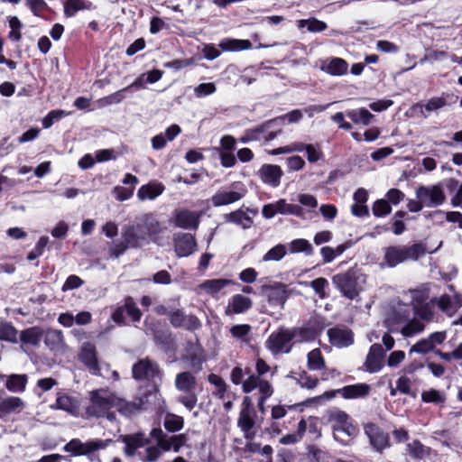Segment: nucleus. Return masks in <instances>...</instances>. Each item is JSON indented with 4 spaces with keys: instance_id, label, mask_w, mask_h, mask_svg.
Here are the masks:
<instances>
[{
    "instance_id": "nucleus-1",
    "label": "nucleus",
    "mask_w": 462,
    "mask_h": 462,
    "mask_svg": "<svg viewBox=\"0 0 462 462\" xmlns=\"http://www.w3.org/2000/svg\"><path fill=\"white\" fill-rule=\"evenodd\" d=\"M409 294L414 316L427 323L439 321V312L451 318L462 307V298L457 294H441L430 299V287L427 284L410 290Z\"/></svg>"
},
{
    "instance_id": "nucleus-2",
    "label": "nucleus",
    "mask_w": 462,
    "mask_h": 462,
    "mask_svg": "<svg viewBox=\"0 0 462 462\" xmlns=\"http://www.w3.org/2000/svg\"><path fill=\"white\" fill-rule=\"evenodd\" d=\"M116 394L108 388H99L88 393V402L84 405V415L86 419L106 418L113 421L116 420V413L113 409L116 407Z\"/></svg>"
},
{
    "instance_id": "nucleus-3",
    "label": "nucleus",
    "mask_w": 462,
    "mask_h": 462,
    "mask_svg": "<svg viewBox=\"0 0 462 462\" xmlns=\"http://www.w3.org/2000/svg\"><path fill=\"white\" fill-rule=\"evenodd\" d=\"M427 252L422 243H415L411 245H392L384 249L383 262L389 268H393L407 261H417Z\"/></svg>"
},
{
    "instance_id": "nucleus-4",
    "label": "nucleus",
    "mask_w": 462,
    "mask_h": 462,
    "mask_svg": "<svg viewBox=\"0 0 462 462\" xmlns=\"http://www.w3.org/2000/svg\"><path fill=\"white\" fill-rule=\"evenodd\" d=\"M328 420L331 424L334 439L342 445L348 444V439H344L343 436L352 438L356 434V428L350 421L348 414L341 410L328 411Z\"/></svg>"
},
{
    "instance_id": "nucleus-5",
    "label": "nucleus",
    "mask_w": 462,
    "mask_h": 462,
    "mask_svg": "<svg viewBox=\"0 0 462 462\" xmlns=\"http://www.w3.org/2000/svg\"><path fill=\"white\" fill-rule=\"evenodd\" d=\"M270 371V366L266 362L258 358L255 363V374L252 373L249 367L242 368L240 365L235 366L230 374V380L236 385H241L243 387L245 383L250 382L254 378L255 379V384L258 385L262 383H270L263 378Z\"/></svg>"
},
{
    "instance_id": "nucleus-6",
    "label": "nucleus",
    "mask_w": 462,
    "mask_h": 462,
    "mask_svg": "<svg viewBox=\"0 0 462 462\" xmlns=\"http://www.w3.org/2000/svg\"><path fill=\"white\" fill-rule=\"evenodd\" d=\"M159 393V389L154 386L153 393L149 394L146 392L139 393L132 401H126L116 395V407L119 413L125 417L135 415L146 408V404L150 402V397L153 395L155 398Z\"/></svg>"
},
{
    "instance_id": "nucleus-7",
    "label": "nucleus",
    "mask_w": 462,
    "mask_h": 462,
    "mask_svg": "<svg viewBox=\"0 0 462 462\" xmlns=\"http://www.w3.org/2000/svg\"><path fill=\"white\" fill-rule=\"evenodd\" d=\"M247 189L241 181L232 183L226 188L218 189L210 199L211 204L216 207L227 206L236 203L245 197Z\"/></svg>"
},
{
    "instance_id": "nucleus-8",
    "label": "nucleus",
    "mask_w": 462,
    "mask_h": 462,
    "mask_svg": "<svg viewBox=\"0 0 462 462\" xmlns=\"http://www.w3.org/2000/svg\"><path fill=\"white\" fill-rule=\"evenodd\" d=\"M110 440L102 439H92L87 442H82L78 439H74L65 445L64 450L77 456L88 455L90 456L91 461L97 460L100 462L98 457L93 454V452L106 448Z\"/></svg>"
},
{
    "instance_id": "nucleus-9",
    "label": "nucleus",
    "mask_w": 462,
    "mask_h": 462,
    "mask_svg": "<svg viewBox=\"0 0 462 462\" xmlns=\"http://www.w3.org/2000/svg\"><path fill=\"white\" fill-rule=\"evenodd\" d=\"M332 283L344 297L349 300H354L359 295L360 288L356 272L353 270L334 275Z\"/></svg>"
},
{
    "instance_id": "nucleus-10",
    "label": "nucleus",
    "mask_w": 462,
    "mask_h": 462,
    "mask_svg": "<svg viewBox=\"0 0 462 462\" xmlns=\"http://www.w3.org/2000/svg\"><path fill=\"white\" fill-rule=\"evenodd\" d=\"M291 329L294 337V343H307L317 338L324 329V324L319 317H311L301 326Z\"/></svg>"
},
{
    "instance_id": "nucleus-11",
    "label": "nucleus",
    "mask_w": 462,
    "mask_h": 462,
    "mask_svg": "<svg viewBox=\"0 0 462 462\" xmlns=\"http://www.w3.org/2000/svg\"><path fill=\"white\" fill-rule=\"evenodd\" d=\"M458 97L448 92H443L440 96L432 97L425 103H418L413 108L417 110L421 116L427 118L431 113L438 112L447 106L455 105Z\"/></svg>"
},
{
    "instance_id": "nucleus-12",
    "label": "nucleus",
    "mask_w": 462,
    "mask_h": 462,
    "mask_svg": "<svg viewBox=\"0 0 462 462\" xmlns=\"http://www.w3.org/2000/svg\"><path fill=\"white\" fill-rule=\"evenodd\" d=\"M294 337L291 328H281L273 332L266 340V347L274 355L280 353L288 354L291 349V342Z\"/></svg>"
},
{
    "instance_id": "nucleus-13",
    "label": "nucleus",
    "mask_w": 462,
    "mask_h": 462,
    "mask_svg": "<svg viewBox=\"0 0 462 462\" xmlns=\"http://www.w3.org/2000/svg\"><path fill=\"white\" fill-rule=\"evenodd\" d=\"M133 377L135 380H146L152 381L154 379L162 380V372L159 366V365L148 358L140 359L136 362L132 368Z\"/></svg>"
},
{
    "instance_id": "nucleus-14",
    "label": "nucleus",
    "mask_w": 462,
    "mask_h": 462,
    "mask_svg": "<svg viewBox=\"0 0 462 462\" xmlns=\"http://www.w3.org/2000/svg\"><path fill=\"white\" fill-rule=\"evenodd\" d=\"M416 198L421 199L424 207L435 208L440 206L446 199L440 184L420 186L416 189Z\"/></svg>"
},
{
    "instance_id": "nucleus-15",
    "label": "nucleus",
    "mask_w": 462,
    "mask_h": 462,
    "mask_svg": "<svg viewBox=\"0 0 462 462\" xmlns=\"http://www.w3.org/2000/svg\"><path fill=\"white\" fill-rule=\"evenodd\" d=\"M244 407L240 411L237 419V426L243 432L245 439L251 440L256 435L255 420L254 419V411L251 409V403L248 397L244 400Z\"/></svg>"
},
{
    "instance_id": "nucleus-16",
    "label": "nucleus",
    "mask_w": 462,
    "mask_h": 462,
    "mask_svg": "<svg viewBox=\"0 0 462 462\" xmlns=\"http://www.w3.org/2000/svg\"><path fill=\"white\" fill-rule=\"evenodd\" d=\"M262 292L272 306H280L282 308L292 292V290H290L288 285L284 283L274 282L271 285H263L262 287Z\"/></svg>"
},
{
    "instance_id": "nucleus-17",
    "label": "nucleus",
    "mask_w": 462,
    "mask_h": 462,
    "mask_svg": "<svg viewBox=\"0 0 462 462\" xmlns=\"http://www.w3.org/2000/svg\"><path fill=\"white\" fill-rule=\"evenodd\" d=\"M79 360L89 372L95 375L99 374L100 368L97 360V353L94 344L85 342L81 345L79 352Z\"/></svg>"
},
{
    "instance_id": "nucleus-18",
    "label": "nucleus",
    "mask_w": 462,
    "mask_h": 462,
    "mask_svg": "<svg viewBox=\"0 0 462 462\" xmlns=\"http://www.w3.org/2000/svg\"><path fill=\"white\" fill-rule=\"evenodd\" d=\"M384 365V350L383 346L378 344H373L367 353L365 361L364 363V370L374 374L382 370Z\"/></svg>"
},
{
    "instance_id": "nucleus-19",
    "label": "nucleus",
    "mask_w": 462,
    "mask_h": 462,
    "mask_svg": "<svg viewBox=\"0 0 462 462\" xmlns=\"http://www.w3.org/2000/svg\"><path fill=\"white\" fill-rule=\"evenodd\" d=\"M122 237L130 245V248L141 247L149 238L137 220L134 224L129 225L123 229Z\"/></svg>"
},
{
    "instance_id": "nucleus-20",
    "label": "nucleus",
    "mask_w": 462,
    "mask_h": 462,
    "mask_svg": "<svg viewBox=\"0 0 462 462\" xmlns=\"http://www.w3.org/2000/svg\"><path fill=\"white\" fill-rule=\"evenodd\" d=\"M329 343L338 348L347 347L354 343V333L344 326H336L328 330Z\"/></svg>"
},
{
    "instance_id": "nucleus-21",
    "label": "nucleus",
    "mask_w": 462,
    "mask_h": 462,
    "mask_svg": "<svg viewBox=\"0 0 462 462\" xmlns=\"http://www.w3.org/2000/svg\"><path fill=\"white\" fill-rule=\"evenodd\" d=\"M201 211H191L189 209H180L175 211L174 224L182 229H197L199 227Z\"/></svg>"
},
{
    "instance_id": "nucleus-22",
    "label": "nucleus",
    "mask_w": 462,
    "mask_h": 462,
    "mask_svg": "<svg viewBox=\"0 0 462 462\" xmlns=\"http://www.w3.org/2000/svg\"><path fill=\"white\" fill-rule=\"evenodd\" d=\"M256 175L263 183L272 188H277L281 184L283 171L279 165L263 164L257 171Z\"/></svg>"
},
{
    "instance_id": "nucleus-23",
    "label": "nucleus",
    "mask_w": 462,
    "mask_h": 462,
    "mask_svg": "<svg viewBox=\"0 0 462 462\" xmlns=\"http://www.w3.org/2000/svg\"><path fill=\"white\" fill-rule=\"evenodd\" d=\"M370 385L366 383H356L351 385H346L341 389L328 392L323 394L327 399H330L335 397L337 393H339L345 399H357L363 398L369 394L370 393Z\"/></svg>"
},
{
    "instance_id": "nucleus-24",
    "label": "nucleus",
    "mask_w": 462,
    "mask_h": 462,
    "mask_svg": "<svg viewBox=\"0 0 462 462\" xmlns=\"http://www.w3.org/2000/svg\"><path fill=\"white\" fill-rule=\"evenodd\" d=\"M242 390L245 393H252L254 390H258V408L262 412H264L265 402L273 395V387L271 383H262L258 385L255 384V379L254 378L250 382L245 383L243 385Z\"/></svg>"
},
{
    "instance_id": "nucleus-25",
    "label": "nucleus",
    "mask_w": 462,
    "mask_h": 462,
    "mask_svg": "<svg viewBox=\"0 0 462 462\" xmlns=\"http://www.w3.org/2000/svg\"><path fill=\"white\" fill-rule=\"evenodd\" d=\"M174 247L179 257H185L196 251L197 242L191 234L180 233L174 236Z\"/></svg>"
},
{
    "instance_id": "nucleus-26",
    "label": "nucleus",
    "mask_w": 462,
    "mask_h": 462,
    "mask_svg": "<svg viewBox=\"0 0 462 462\" xmlns=\"http://www.w3.org/2000/svg\"><path fill=\"white\" fill-rule=\"evenodd\" d=\"M365 432L370 439L371 445L377 451H382L389 446L388 434L383 431L374 423H368L365 426Z\"/></svg>"
},
{
    "instance_id": "nucleus-27",
    "label": "nucleus",
    "mask_w": 462,
    "mask_h": 462,
    "mask_svg": "<svg viewBox=\"0 0 462 462\" xmlns=\"http://www.w3.org/2000/svg\"><path fill=\"white\" fill-rule=\"evenodd\" d=\"M253 306V301L250 298L242 294L233 295L225 309L226 316H233L235 314H242L250 310Z\"/></svg>"
},
{
    "instance_id": "nucleus-28",
    "label": "nucleus",
    "mask_w": 462,
    "mask_h": 462,
    "mask_svg": "<svg viewBox=\"0 0 462 462\" xmlns=\"http://www.w3.org/2000/svg\"><path fill=\"white\" fill-rule=\"evenodd\" d=\"M181 359L189 364V366L195 372L202 369V364L205 362L204 350L199 344H190L189 349Z\"/></svg>"
},
{
    "instance_id": "nucleus-29",
    "label": "nucleus",
    "mask_w": 462,
    "mask_h": 462,
    "mask_svg": "<svg viewBox=\"0 0 462 462\" xmlns=\"http://www.w3.org/2000/svg\"><path fill=\"white\" fill-rule=\"evenodd\" d=\"M248 213H252L253 215L256 214V211L250 210L248 208L244 209L240 208L237 210H235L231 213L225 214L224 219L227 223H232L236 226H242L244 229H247L251 227L253 225V218L249 216Z\"/></svg>"
},
{
    "instance_id": "nucleus-30",
    "label": "nucleus",
    "mask_w": 462,
    "mask_h": 462,
    "mask_svg": "<svg viewBox=\"0 0 462 462\" xmlns=\"http://www.w3.org/2000/svg\"><path fill=\"white\" fill-rule=\"evenodd\" d=\"M51 407L52 409L65 411L72 416H79L80 411V403L79 400L65 393H59L56 402Z\"/></svg>"
},
{
    "instance_id": "nucleus-31",
    "label": "nucleus",
    "mask_w": 462,
    "mask_h": 462,
    "mask_svg": "<svg viewBox=\"0 0 462 462\" xmlns=\"http://www.w3.org/2000/svg\"><path fill=\"white\" fill-rule=\"evenodd\" d=\"M181 132L178 125H170L164 133H160L151 140L152 149L159 151L163 149L169 142L174 140Z\"/></svg>"
},
{
    "instance_id": "nucleus-32",
    "label": "nucleus",
    "mask_w": 462,
    "mask_h": 462,
    "mask_svg": "<svg viewBox=\"0 0 462 462\" xmlns=\"http://www.w3.org/2000/svg\"><path fill=\"white\" fill-rule=\"evenodd\" d=\"M165 187L159 181H151L148 184L143 185L137 191V197L140 200L146 199L153 200L163 193Z\"/></svg>"
},
{
    "instance_id": "nucleus-33",
    "label": "nucleus",
    "mask_w": 462,
    "mask_h": 462,
    "mask_svg": "<svg viewBox=\"0 0 462 462\" xmlns=\"http://www.w3.org/2000/svg\"><path fill=\"white\" fill-rule=\"evenodd\" d=\"M123 441L125 445V453L128 457L134 456L137 448L144 447L149 443V439L142 432L126 435L124 437Z\"/></svg>"
},
{
    "instance_id": "nucleus-34",
    "label": "nucleus",
    "mask_w": 462,
    "mask_h": 462,
    "mask_svg": "<svg viewBox=\"0 0 462 462\" xmlns=\"http://www.w3.org/2000/svg\"><path fill=\"white\" fill-rule=\"evenodd\" d=\"M25 408L24 402L16 396H9L0 401V417L20 412Z\"/></svg>"
},
{
    "instance_id": "nucleus-35",
    "label": "nucleus",
    "mask_w": 462,
    "mask_h": 462,
    "mask_svg": "<svg viewBox=\"0 0 462 462\" xmlns=\"http://www.w3.org/2000/svg\"><path fill=\"white\" fill-rule=\"evenodd\" d=\"M321 69L332 76H342L347 72L348 64L341 58H330L324 61Z\"/></svg>"
},
{
    "instance_id": "nucleus-36",
    "label": "nucleus",
    "mask_w": 462,
    "mask_h": 462,
    "mask_svg": "<svg viewBox=\"0 0 462 462\" xmlns=\"http://www.w3.org/2000/svg\"><path fill=\"white\" fill-rule=\"evenodd\" d=\"M136 220L139 222L140 225H142V227L144 229V232L146 233L148 237L160 234L163 230V227L162 226L161 223L157 220L154 214H144L139 217Z\"/></svg>"
},
{
    "instance_id": "nucleus-37",
    "label": "nucleus",
    "mask_w": 462,
    "mask_h": 462,
    "mask_svg": "<svg viewBox=\"0 0 462 462\" xmlns=\"http://www.w3.org/2000/svg\"><path fill=\"white\" fill-rule=\"evenodd\" d=\"M175 387L179 392L189 393L196 390L197 379L190 372H181L175 377Z\"/></svg>"
},
{
    "instance_id": "nucleus-38",
    "label": "nucleus",
    "mask_w": 462,
    "mask_h": 462,
    "mask_svg": "<svg viewBox=\"0 0 462 462\" xmlns=\"http://www.w3.org/2000/svg\"><path fill=\"white\" fill-rule=\"evenodd\" d=\"M43 331L38 327L26 328L20 333V340L23 345L38 346L42 339Z\"/></svg>"
},
{
    "instance_id": "nucleus-39",
    "label": "nucleus",
    "mask_w": 462,
    "mask_h": 462,
    "mask_svg": "<svg viewBox=\"0 0 462 462\" xmlns=\"http://www.w3.org/2000/svg\"><path fill=\"white\" fill-rule=\"evenodd\" d=\"M425 322L427 321L415 316L402 327L400 332L404 337H412L425 330Z\"/></svg>"
},
{
    "instance_id": "nucleus-40",
    "label": "nucleus",
    "mask_w": 462,
    "mask_h": 462,
    "mask_svg": "<svg viewBox=\"0 0 462 462\" xmlns=\"http://www.w3.org/2000/svg\"><path fill=\"white\" fill-rule=\"evenodd\" d=\"M219 47L224 51H240L250 50L252 43L249 40L226 38L219 42Z\"/></svg>"
},
{
    "instance_id": "nucleus-41",
    "label": "nucleus",
    "mask_w": 462,
    "mask_h": 462,
    "mask_svg": "<svg viewBox=\"0 0 462 462\" xmlns=\"http://www.w3.org/2000/svg\"><path fill=\"white\" fill-rule=\"evenodd\" d=\"M28 383L26 374H12L8 375L6 389L11 393H23Z\"/></svg>"
},
{
    "instance_id": "nucleus-42",
    "label": "nucleus",
    "mask_w": 462,
    "mask_h": 462,
    "mask_svg": "<svg viewBox=\"0 0 462 462\" xmlns=\"http://www.w3.org/2000/svg\"><path fill=\"white\" fill-rule=\"evenodd\" d=\"M91 6L92 4L85 0H66L64 14L66 17H73L79 11L88 10Z\"/></svg>"
},
{
    "instance_id": "nucleus-43",
    "label": "nucleus",
    "mask_w": 462,
    "mask_h": 462,
    "mask_svg": "<svg viewBox=\"0 0 462 462\" xmlns=\"http://www.w3.org/2000/svg\"><path fill=\"white\" fill-rule=\"evenodd\" d=\"M232 283L233 282L227 279H211L202 282L200 284V288L208 294L214 295L219 292L226 286Z\"/></svg>"
},
{
    "instance_id": "nucleus-44",
    "label": "nucleus",
    "mask_w": 462,
    "mask_h": 462,
    "mask_svg": "<svg viewBox=\"0 0 462 462\" xmlns=\"http://www.w3.org/2000/svg\"><path fill=\"white\" fill-rule=\"evenodd\" d=\"M276 204L279 214L304 217L303 208L300 205L288 203L284 199L277 200Z\"/></svg>"
},
{
    "instance_id": "nucleus-45",
    "label": "nucleus",
    "mask_w": 462,
    "mask_h": 462,
    "mask_svg": "<svg viewBox=\"0 0 462 462\" xmlns=\"http://www.w3.org/2000/svg\"><path fill=\"white\" fill-rule=\"evenodd\" d=\"M346 116L353 121V123L362 124L364 125H368L374 118V115L364 107L348 110L346 112Z\"/></svg>"
},
{
    "instance_id": "nucleus-46",
    "label": "nucleus",
    "mask_w": 462,
    "mask_h": 462,
    "mask_svg": "<svg viewBox=\"0 0 462 462\" xmlns=\"http://www.w3.org/2000/svg\"><path fill=\"white\" fill-rule=\"evenodd\" d=\"M44 343L51 350L60 348L64 343L62 332L56 329L48 330L44 336Z\"/></svg>"
},
{
    "instance_id": "nucleus-47",
    "label": "nucleus",
    "mask_w": 462,
    "mask_h": 462,
    "mask_svg": "<svg viewBox=\"0 0 462 462\" xmlns=\"http://www.w3.org/2000/svg\"><path fill=\"white\" fill-rule=\"evenodd\" d=\"M269 127H271V125L269 121H267L258 127L247 129L245 131L239 141L242 143H247L253 141L260 140L262 138V134L264 133Z\"/></svg>"
},
{
    "instance_id": "nucleus-48",
    "label": "nucleus",
    "mask_w": 462,
    "mask_h": 462,
    "mask_svg": "<svg viewBox=\"0 0 462 462\" xmlns=\"http://www.w3.org/2000/svg\"><path fill=\"white\" fill-rule=\"evenodd\" d=\"M18 338V330L11 322H0V341L16 343Z\"/></svg>"
},
{
    "instance_id": "nucleus-49",
    "label": "nucleus",
    "mask_w": 462,
    "mask_h": 462,
    "mask_svg": "<svg viewBox=\"0 0 462 462\" xmlns=\"http://www.w3.org/2000/svg\"><path fill=\"white\" fill-rule=\"evenodd\" d=\"M303 117V114L300 109H294L283 116L275 117L272 120H269L271 127L273 125L282 126L284 125L285 121H288L290 124L298 123Z\"/></svg>"
},
{
    "instance_id": "nucleus-50",
    "label": "nucleus",
    "mask_w": 462,
    "mask_h": 462,
    "mask_svg": "<svg viewBox=\"0 0 462 462\" xmlns=\"http://www.w3.org/2000/svg\"><path fill=\"white\" fill-rule=\"evenodd\" d=\"M288 249L291 254L304 253L306 255L313 254V246L307 239L303 238L292 240L289 243Z\"/></svg>"
},
{
    "instance_id": "nucleus-51",
    "label": "nucleus",
    "mask_w": 462,
    "mask_h": 462,
    "mask_svg": "<svg viewBox=\"0 0 462 462\" xmlns=\"http://www.w3.org/2000/svg\"><path fill=\"white\" fill-rule=\"evenodd\" d=\"M252 327L248 324H237L230 328L229 332L234 339L247 342Z\"/></svg>"
},
{
    "instance_id": "nucleus-52",
    "label": "nucleus",
    "mask_w": 462,
    "mask_h": 462,
    "mask_svg": "<svg viewBox=\"0 0 462 462\" xmlns=\"http://www.w3.org/2000/svg\"><path fill=\"white\" fill-rule=\"evenodd\" d=\"M308 367L310 370H321L325 367V360L320 349L315 348L311 350L308 356Z\"/></svg>"
},
{
    "instance_id": "nucleus-53",
    "label": "nucleus",
    "mask_w": 462,
    "mask_h": 462,
    "mask_svg": "<svg viewBox=\"0 0 462 462\" xmlns=\"http://www.w3.org/2000/svg\"><path fill=\"white\" fill-rule=\"evenodd\" d=\"M298 27L300 29L307 27L308 31L310 32H319L325 31L328 26L323 21H319L316 18H310L299 20Z\"/></svg>"
},
{
    "instance_id": "nucleus-54",
    "label": "nucleus",
    "mask_w": 462,
    "mask_h": 462,
    "mask_svg": "<svg viewBox=\"0 0 462 462\" xmlns=\"http://www.w3.org/2000/svg\"><path fill=\"white\" fill-rule=\"evenodd\" d=\"M71 113L62 109L50 111L42 120L43 128H50L55 122L69 116Z\"/></svg>"
},
{
    "instance_id": "nucleus-55",
    "label": "nucleus",
    "mask_w": 462,
    "mask_h": 462,
    "mask_svg": "<svg viewBox=\"0 0 462 462\" xmlns=\"http://www.w3.org/2000/svg\"><path fill=\"white\" fill-rule=\"evenodd\" d=\"M184 426V420L176 414H167L164 420V428L171 432L180 430Z\"/></svg>"
},
{
    "instance_id": "nucleus-56",
    "label": "nucleus",
    "mask_w": 462,
    "mask_h": 462,
    "mask_svg": "<svg viewBox=\"0 0 462 462\" xmlns=\"http://www.w3.org/2000/svg\"><path fill=\"white\" fill-rule=\"evenodd\" d=\"M287 254L286 245L282 244H279L273 248H271L267 253L263 256V261H280L282 260Z\"/></svg>"
},
{
    "instance_id": "nucleus-57",
    "label": "nucleus",
    "mask_w": 462,
    "mask_h": 462,
    "mask_svg": "<svg viewBox=\"0 0 462 462\" xmlns=\"http://www.w3.org/2000/svg\"><path fill=\"white\" fill-rule=\"evenodd\" d=\"M305 284H309L315 291V293L319 296V299L324 300L328 298V294L326 292V289L328 287V281L326 278L319 277L314 279L309 283L304 282Z\"/></svg>"
},
{
    "instance_id": "nucleus-58",
    "label": "nucleus",
    "mask_w": 462,
    "mask_h": 462,
    "mask_svg": "<svg viewBox=\"0 0 462 462\" xmlns=\"http://www.w3.org/2000/svg\"><path fill=\"white\" fill-rule=\"evenodd\" d=\"M308 456L310 462H329L331 458L328 453L314 445L308 447Z\"/></svg>"
},
{
    "instance_id": "nucleus-59",
    "label": "nucleus",
    "mask_w": 462,
    "mask_h": 462,
    "mask_svg": "<svg viewBox=\"0 0 462 462\" xmlns=\"http://www.w3.org/2000/svg\"><path fill=\"white\" fill-rule=\"evenodd\" d=\"M421 400L427 403H443L446 401V396L443 393L430 389L429 391H424L421 393Z\"/></svg>"
},
{
    "instance_id": "nucleus-60",
    "label": "nucleus",
    "mask_w": 462,
    "mask_h": 462,
    "mask_svg": "<svg viewBox=\"0 0 462 462\" xmlns=\"http://www.w3.org/2000/svg\"><path fill=\"white\" fill-rule=\"evenodd\" d=\"M124 305L125 314H127L134 322H137L141 319L142 313L132 297L125 298Z\"/></svg>"
},
{
    "instance_id": "nucleus-61",
    "label": "nucleus",
    "mask_w": 462,
    "mask_h": 462,
    "mask_svg": "<svg viewBox=\"0 0 462 462\" xmlns=\"http://www.w3.org/2000/svg\"><path fill=\"white\" fill-rule=\"evenodd\" d=\"M125 92L124 88L109 95L105 97L100 98L97 103L99 106H107L114 104H119L125 99Z\"/></svg>"
},
{
    "instance_id": "nucleus-62",
    "label": "nucleus",
    "mask_w": 462,
    "mask_h": 462,
    "mask_svg": "<svg viewBox=\"0 0 462 462\" xmlns=\"http://www.w3.org/2000/svg\"><path fill=\"white\" fill-rule=\"evenodd\" d=\"M162 454L160 447L149 446L140 453V457L143 462H156Z\"/></svg>"
},
{
    "instance_id": "nucleus-63",
    "label": "nucleus",
    "mask_w": 462,
    "mask_h": 462,
    "mask_svg": "<svg viewBox=\"0 0 462 462\" xmlns=\"http://www.w3.org/2000/svg\"><path fill=\"white\" fill-rule=\"evenodd\" d=\"M372 210L375 217H382L390 214L392 208L386 199H378L374 203Z\"/></svg>"
},
{
    "instance_id": "nucleus-64",
    "label": "nucleus",
    "mask_w": 462,
    "mask_h": 462,
    "mask_svg": "<svg viewBox=\"0 0 462 462\" xmlns=\"http://www.w3.org/2000/svg\"><path fill=\"white\" fill-rule=\"evenodd\" d=\"M217 91L215 83H201L194 88V94L198 98H201L214 94Z\"/></svg>"
}]
</instances>
